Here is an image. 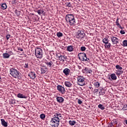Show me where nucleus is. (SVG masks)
I'll return each instance as SVG.
<instances>
[{"instance_id":"864d4df0","label":"nucleus","mask_w":127,"mask_h":127,"mask_svg":"<svg viewBox=\"0 0 127 127\" xmlns=\"http://www.w3.org/2000/svg\"><path fill=\"white\" fill-rule=\"evenodd\" d=\"M89 89H92V87H89Z\"/></svg>"},{"instance_id":"473e14b6","label":"nucleus","mask_w":127,"mask_h":127,"mask_svg":"<svg viewBox=\"0 0 127 127\" xmlns=\"http://www.w3.org/2000/svg\"><path fill=\"white\" fill-rule=\"evenodd\" d=\"M116 68L117 69V70H123V67L120 66V65H117L116 66Z\"/></svg>"},{"instance_id":"c9c22d12","label":"nucleus","mask_w":127,"mask_h":127,"mask_svg":"<svg viewBox=\"0 0 127 127\" xmlns=\"http://www.w3.org/2000/svg\"><path fill=\"white\" fill-rule=\"evenodd\" d=\"M40 118L42 120H43V119H45V115L43 114H42L40 115Z\"/></svg>"},{"instance_id":"3c124183","label":"nucleus","mask_w":127,"mask_h":127,"mask_svg":"<svg viewBox=\"0 0 127 127\" xmlns=\"http://www.w3.org/2000/svg\"><path fill=\"white\" fill-rule=\"evenodd\" d=\"M78 68H79V69H82V67H81L80 66H78Z\"/></svg>"},{"instance_id":"c85d7f7f","label":"nucleus","mask_w":127,"mask_h":127,"mask_svg":"<svg viewBox=\"0 0 127 127\" xmlns=\"http://www.w3.org/2000/svg\"><path fill=\"white\" fill-rule=\"evenodd\" d=\"M37 12L38 13V14H39V15L42 14V13H43V12H44V10H43V9H40L37 11Z\"/></svg>"},{"instance_id":"e433bc0d","label":"nucleus","mask_w":127,"mask_h":127,"mask_svg":"<svg viewBox=\"0 0 127 127\" xmlns=\"http://www.w3.org/2000/svg\"><path fill=\"white\" fill-rule=\"evenodd\" d=\"M66 6H68V7H71L72 6V4H71L70 2H67L66 3Z\"/></svg>"},{"instance_id":"bb28decb","label":"nucleus","mask_w":127,"mask_h":127,"mask_svg":"<svg viewBox=\"0 0 127 127\" xmlns=\"http://www.w3.org/2000/svg\"><path fill=\"white\" fill-rule=\"evenodd\" d=\"M69 124L70 126H74L76 124V122H75L74 121H69Z\"/></svg>"},{"instance_id":"2eb2a0df","label":"nucleus","mask_w":127,"mask_h":127,"mask_svg":"<svg viewBox=\"0 0 127 127\" xmlns=\"http://www.w3.org/2000/svg\"><path fill=\"white\" fill-rule=\"evenodd\" d=\"M17 97L20 98V99H26V98H27V96H26L25 95L21 93H18L17 94Z\"/></svg>"},{"instance_id":"c756f323","label":"nucleus","mask_w":127,"mask_h":127,"mask_svg":"<svg viewBox=\"0 0 127 127\" xmlns=\"http://www.w3.org/2000/svg\"><path fill=\"white\" fill-rule=\"evenodd\" d=\"M41 73L42 74H45V73H46V68H42L41 69Z\"/></svg>"},{"instance_id":"f03ea898","label":"nucleus","mask_w":127,"mask_h":127,"mask_svg":"<svg viewBox=\"0 0 127 127\" xmlns=\"http://www.w3.org/2000/svg\"><path fill=\"white\" fill-rule=\"evenodd\" d=\"M10 74L14 78H18L19 79V76H20V72L17 71L15 68H12L10 69Z\"/></svg>"},{"instance_id":"72a5a7b5","label":"nucleus","mask_w":127,"mask_h":127,"mask_svg":"<svg viewBox=\"0 0 127 127\" xmlns=\"http://www.w3.org/2000/svg\"><path fill=\"white\" fill-rule=\"evenodd\" d=\"M117 74L118 75H121V74H123L124 73V71L123 70H118L117 71Z\"/></svg>"},{"instance_id":"dca6fc26","label":"nucleus","mask_w":127,"mask_h":127,"mask_svg":"<svg viewBox=\"0 0 127 127\" xmlns=\"http://www.w3.org/2000/svg\"><path fill=\"white\" fill-rule=\"evenodd\" d=\"M84 71L85 73H86V74H91V73L92 72V69L88 67H85L84 69Z\"/></svg>"},{"instance_id":"58836bf2","label":"nucleus","mask_w":127,"mask_h":127,"mask_svg":"<svg viewBox=\"0 0 127 127\" xmlns=\"http://www.w3.org/2000/svg\"><path fill=\"white\" fill-rule=\"evenodd\" d=\"M115 23H116V25L117 26H118V25H119V24H120V23H119V18H118L117 19Z\"/></svg>"},{"instance_id":"79ce46f5","label":"nucleus","mask_w":127,"mask_h":127,"mask_svg":"<svg viewBox=\"0 0 127 127\" xmlns=\"http://www.w3.org/2000/svg\"><path fill=\"white\" fill-rule=\"evenodd\" d=\"M7 40H8L9 39V37H10V35L8 34L6 36Z\"/></svg>"},{"instance_id":"a211bd4d","label":"nucleus","mask_w":127,"mask_h":127,"mask_svg":"<svg viewBox=\"0 0 127 127\" xmlns=\"http://www.w3.org/2000/svg\"><path fill=\"white\" fill-rule=\"evenodd\" d=\"M1 124L3 127H7V123L4 119H1Z\"/></svg>"},{"instance_id":"6ab92c4d","label":"nucleus","mask_w":127,"mask_h":127,"mask_svg":"<svg viewBox=\"0 0 127 127\" xmlns=\"http://www.w3.org/2000/svg\"><path fill=\"white\" fill-rule=\"evenodd\" d=\"M67 51L72 52L73 51V46H68L67 47Z\"/></svg>"},{"instance_id":"f3484780","label":"nucleus","mask_w":127,"mask_h":127,"mask_svg":"<svg viewBox=\"0 0 127 127\" xmlns=\"http://www.w3.org/2000/svg\"><path fill=\"white\" fill-rule=\"evenodd\" d=\"M57 56H58L59 60H60V61H62V62H64V56H59V54H57Z\"/></svg>"},{"instance_id":"7ed1b4c3","label":"nucleus","mask_w":127,"mask_h":127,"mask_svg":"<svg viewBox=\"0 0 127 127\" xmlns=\"http://www.w3.org/2000/svg\"><path fill=\"white\" fill-rule=\"evenodd\" d=\"M35 55L37 58L41 59L43 57V52L40 48H36L35 50Z\"/></svg>"},{"instance_id":"f704fd0d","label":"nucleus","mask_w":127,"mask_h":127,"mask_svg":"<svg viewBox=\"0 0 127 127\" xmlns=\"http://www.w3.org/2000/svg\"><path fill=\"white\" fill-rule=\"evenodd\" d=\"M80 50L81 51L84 52L86 51V47H80Z\"/></svg>"},{"instance_id":"a19ab883","label":"nucleus","mask_w":127,"mask_h":127,"mask_svg":"<svg viewBox=\"0 0 127 127\" xmlns=\"http://www.w3.org/2000/svg\"><path fill=\"white\" fill-rule=\"evenodd\" d=\"M120 33L121 34H125L126 33V32H125V30H121L120 31Z\"/></svg>"},{"instance_id":"4468645a","label":"nucleus","mask_w":127,"mask_h":127,"mask_svg":"<svg viewBox=\"0 0 127 127\" xmlns=\"http://www.w3.org/2000/svg\"><path fill=\"white\" fill-rule=\"evenodd\" d=\"M64 85L65 87H67V88H71L72 87V83L69 81H65Z\"/></svg>"},{"instance_id":"ea45409f","label":"nucleus","mask_w":127,"mask_h":127,"mask_svg":"<svg viewBox=\"0 0 127 127\" xmlns=\"http://www.w3.org/2000/svg\"><path fill=\"white\" fill-rule=\"evenodd\" d=\"M118 27H119V28H120V29H124V28L123 27H122V26H121V24H119L117 25Z\"/></svg>"},{"instance_id":"1a4fd4ad","label":"nucleus","mask_w":127,"mask_h":127,"mask_svg":"<svg viewBox=\"0 0 127 127\" xmlns=\"http://www.w3.org/2000/svg\"><path fill=\"white\" fill-rule=\"evenodd\" d=\"M57 90L60 92V93H61V94H65V88L63 87L62 85H59L57 86Z\"/></svg>"},{"instance_id":"a878e982","label":"nucleus","mask_w":127,"mask_h":127,"mask_svg":"<svg viewBox=\"0 0 127 127\" xmlns=\"http://www.w3.org/2000/svg\"><path fill=\"white\" fill-rule=\"evenodd\" d=\"M94 87H96V88H99L100 87V83L99 82H96L94 83Z\"/></svg>"},{"instance_id":"412c9836","label":"nucleus","mask_w":127,"mask_h":127,"mask_svg":"<svg viewBox=\"0 0 127 127\" xmlns=\"http://www.w3.org/2000/svg\"><path fill=\"white\" fill-rule=\"evenodd\" d=\"M110 77L112 80H116L117 79V75L115 73L111 74Z\"/></svg>"},{"instance_id":"9b49d317","label":"nucleus","mask_w":127,"mask_h":127,"mask_svg":"<svg viewBox=\"0 0 127 127\" xmlns=\"http://www.w3.org/2000/svg\"><path fill=\"white\" fill-rule=\"evenodd\" d=\"M29 77H30V79H35L36 78V74L35 72L31 71L28 74Z\"/></svg>"},{"instance_id":"7c9ffc66","label":"nucleus","mask_w":127,"mask_h":127,"mask_svg":"<svg viewBox=\"0 0 127 127\" xmlns=\"http://www.w3.org/2000/svg\"><path fill=\"white\" fill-rule=\"evenodd\" d=\"M57 36L58 37H62L63 36V34L61 32H58L57 33Z\"/></svg>"},{"instance_id":"a18cd8bd","label":"nucleus","mask_w":127,"mask_h":127,"mask_svg":"<svg viewBox=\"0 0 127 127\" xmlns=\"http://www.w3.org/2000/svg\"><path fill=\"white\" fill-rule=\"evenodd\" d=\"M78 104H79V105H81V104H82V101H81V100H78Z\"/></svg>"},{"instance_id":"49530a36","label":"nucleus","mask_w":127,"mask_h":127,"mask_svg":"<svg viewBox=\"0 0 127 127\" xmlns=\"http://www.w3.org/2000/svg\"><path fill=\"white\" fill-rule=\"evenodd\" d=\"M18 50H19L20 51H23V49H21V48L20 47H18Z\"/></svg>"},{"instance_id":"9d476101","label":"nucleus","mask_w":127,"mask_h":127,"mask_svg":"<svg viewBox=\"0 0 127 127\" xmlns=\"http://www.w3.org/2000/svg\"><path fill=\"white\" fill-rule=\"evenodd\" d=\"M111 40L113 44H118L119 43V39L114 36H110Z\"/></svg>"},{"instance_id":"5701e85b","label":"nucleus","mask_w":127,"mask_h":127,"mask_svg":"<svg viewBox=\"0 0 127 127\" xmlns=\"http://www.w3.org/2000/svg\"><path fill=\"white\" fill-rule=\"evenodd\" d=\"M45 64H46V65H47L49 67H51V66H52V61H46L45 62Z\"/></svg>"},{"instance_id":"c03bdc74","label":"nucleus","mask_w":127,"mask_h":127,"mask_svg":"<svg viewBox=\"0 0 127 127\" xmlns=\"http://www.w3.org/2000/svg\"><path fill=\"white\" fill-rule=\"evenodd\" d=\"M101 94H100V95H102L103 96H104V95H105V91H104V90H102V91H101Z\"/></svg>"},{"instance_id":"4c0bfd02","label":"nucleus","mask_w":127,"mask_h":127,"mask_svg":"<svg viewBox=\"0 0 127 127\" xmlns=\"http://www.w3.org/2000/svg\"><path fill=\"white\" fill-rule=\"evenodd\" d=\"M123 111H127V104L123 107Z\"/></svg>"},{"instance_id":"de8ad7c7","label":"nucleus","mask_w":127,"mask_h":127,"mask_svg":"<svg viewBox=\"0 0 127 127\" xmlns=\"http://www.w3.org/2000/svg\"><path fill=\"white\" fill-rule=\"evenodd\" d=\"M11 104H15V101L14 100H12L11 102Z\"/></svg>"},{"instance_id":"5fc2aeb1","label":"nucleus","mask_w":127,"mask_h":127,"mask_svg":"<svg viewBox=\"0 0 127 127\" xmlns=\"http://www.w3.org/2000/svg\"><path fill=\"white\" fill-rule=\"evenodd\" d=\"M1 80V78L0 77V81Z\"/></svg>"},{"instance_id":"2f4dec72","label":"nucleus","mask_w":127,"mask_h":127,"mask_svg":"<svg viewBox=\"0 0 127 127\" xmlns=\"http://www.w3.org/2000/svg\"><path fill=\"white\" fill-rule=\"evenodd\" d=\"M123 46H124V47L127 46V40H125L123 41Z\"/></svg>"},{"instance_id":"393cba45","label":"nucleus","mask_w":127,"mask_h":127,"mask_svg":"<svg viewBox=\"0 0 127 127\" xmlns=\"http://www.w3.org/2000/svg\"><path fill=\"white\" fill-rule=\"evenodd\" d=\"M55 117H56L57 118H59V119H60V120H61L62 119V116L61 115V114H56L55 115Z\"/></svg>"},{"instance_id":"603ef678","label":"nucleus","mask_w":127,"mask_h":127,"mask_svg":"<svg viewBox=\"0 0 127 127\" xmlns=\"http://www.w3.org/2000/svg\"><path fill=\"white\" fill-rule=\"evenodd\" d=\"M100 90L102 91H103L104 90H103V88H100Z\"/></svg>"},{"instance_id":"f8f14e48","label":"nucleus","mask_w":127,"mask_h":127,"mask_svg":"<svg viewBox=\"0 0 127 127\" xmlns=\"http://www.w3.org/2000/svg\"><path fill=\"white\" fill-rule=\"evenodd\" d=\"M70 69L68 68H65L63 70V73L65 75V76H69V74H70Z\"/></svg>"},{"instance_id":"37998d69","label":"nucleus","mask_w":127,"mask_h":127,"mask_svg":"<svg viewBox=\"0 0 127 127\" xmlns=\"http://www.w3.org/2000/svg\"><path fill=\"white\" fill-rule=\"evenodd\" d=\"M25 68H28V63L25 64V65L24 66Z\"/></svg>"},{"instance_id":"aec40b11","label":"nucleus","mask_w":127,"mask_h":127,"mask_svg":"<svg viewBox=\"0 0 127 127\" xmlns=\"http://www.w3.org/2000/svg\"><path fill=\"white\" fill-rule=\"evenodd\" d=\"M7 7V6H6V3H3L1 5V9H3V10L6 9Z\"/></svg>"},{"instance_id":"20e7f679","label":"nucleus","mask_w":127,"mask_h":127,"mask_svg":"<svg viewBox=\"0 0 127 127\" xmlns=\"http://www.w3.org/2000/svg\"><path fill=\"white\" fill-rule=\"evenodd\" d=\"M77 56L78 59L81 61H87V62H90V59L87 58V55L85 53H80L78 54Z\"/></svg>"},{"instance_id":"b1692460","label":"nucleus","mask_w":127,"mask_h":127,"mask_svg":"<svg viewBox=\"0 0 127 127\" xmlns=\"http://www.w3.org/2000/svg\"><path fill=\"white\" fill-rule=\"evenodd\" d=\"M99 109H100V110H102V111L105 110V106L103 105L102 104H99L98 106Z\"/></svg>"},{"instance_id":"f257e3e1","label":"nucleus","mask_w":127,"mask_h":127,"mask_svg":"<svg viewBox=\"0 0 127 127\" xmlns=\"http://www.w3.org/2000/svg\"><path fill=\"white\" fill-rule=\"evenodd\" d=\"M65 20L69 25H74L76 23V20H75V17L73 14H67L65 16Z\"/></svg>"},{"instance_id":"423d86ee","label":"nucleus","mask_w":127,"mask_h":127,"mask_svg":"<svg viewBox=\"0 0 127 127\" xmlns=\"http://www.w3.org/2000/svg\"><path fill=\"white\" fill-rule=\"evenodd\" d=\"M60 122V120L59 118L55 116V117L52 118V120L51 121V123H53L54 124V127H59V123Z\"/></svg>"},{"instance_id":"39448f33","label":"nucleus","mask_w":127,"mask_h":127,"mask_svg":"<svg viewBox=\"0 0 127 127\" xmlns=\"http://www.w3.org/2000/svg\"><path fill=\"white\" fill-rule=\"evenodd\" d=\"M77 84L79 86H85L86 85V81H85V77L83 76H79L77 78Z\"/></svg>"},{"instance_id":"8fccbe9b","label":"nucleus","mask_w":127,"mask_h":127,"mask_svg":"<svg viewBox=\"0 0 127 127\" xmlns=\"http://www.w3.org/2000/svg\"><path fill=\"white\" fill-rule=\"evenodd\" d=\"M64 59H67V57L66 56H64Z\"/></svg>"},{"instance_id":"09e8293b","label":"nucleus","mask_w":127,"mask_h":127,"mask_svg":"<svg viewBox=\"0 0 127 127\" xmlns=\"http://www.w3.org/2000/svg\"><path fill=\"white\" fill-rule=\"evenodd\" d=\"M94 91H95V93H98V92H99V89H95L94 90Z\"/></svg>"},{"instance_id":"6e6552de","label":"nucleus","mask_w":127,"mask_h":127,"mask_svg":"<svg viewBox=\"0 0 127 127\" xmlns=\"http://www.w3.org/2000/svg\"><path fill=\"white\" fill-rule=\"evenodd\" d=\"M6 52V53H3L2 54L3 59H8V58L10 57V56L13 55V53H12V51H9Z\"/></svg>"},{"instance_id":"cd10ccee","label":"nucleus","mask_w":127,"mask_h":127,"mask_svg":"<svg viewBox=\"0 0 127 127\" xmlns=\"http://www.w3.org/2000/svg\"><path fill=\"white\" fill-rule=\"evenodd\" d=\"M102 41H103V43L106 44L109 43V39L105 38L103 39Z\"/></svg>"},{"instance_id":"0eeeda50","label":"nucleus","mask_w":127,"mask_h":127,"mask_svg":"<svg viewBox=\"0 0 127 127\" xmlns=\"http://www.w3.org/2000/svg\"><path fill=\"white\" fill-rule=\"evenodd\" d=\"M85 35V32L81 30H78L75 34V37L76 38H78V39H83Z\"/></svg>"},{"instance_id":"ddd939ff","label":"nucleus","mask_w":127,"mask_h":127,"mask_svg":"<svg viewBox=\"0 0 127 127\" xmlns=\"http://www.w3.org/2000/svg\"><path fill=\"white\" fill-rule=\"evenodd\" d=\"M57 101L60 104H61L64 102V98L62 97H57L56 98Z\"/></svg>"},{"instance_id":"4be33fe9","label":"nucleus","mask_w":127,"mask_h":127,"mask_svg":"<svg viewBox=\"0 0 127 127\" xmlns=\"http://www.w3.org/2000/svg\"><path fill=\"white\" fill-rule=\"evenodd\" d=\"M111 43H107L106 44H105L104 46L105 47V48H107V49H109L110 48H111Z\"/></svg>"}]
</instances>
